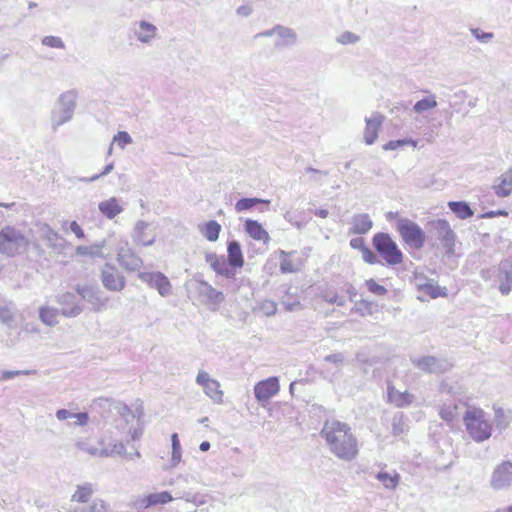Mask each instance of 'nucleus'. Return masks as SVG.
<instances>
[{
  "mask_svg": "<svg viewBox=\"0 0 512 512\" xmlns=\"http://www.w3.org/2000/svg\"><path fill=\"white\" fill-rule=\"evenodd\" d=\"M328 450L339 460L351 462L359 454L358 440L351 427L337 419H327L320 431Z\"/></svg>",
  "mask_w": 512,
  "mask_h": 512,
  "instance_id": "1",
  "label": "nucleus"
},
{
  "mask_svg": "<svg viewBox=\"0 0 512 512\" xmlns=\"http://www.w3.org/2000/svg\"><path fill=\"white\" fill-rule=\"evenodd\" d=\"M463 423L468 435L477 443L488 440L492 435V425L481 408L468 407L463 415Z\"/></svg>",
  "mask_w": 512,
  "mask_h": 512,
  "instance_id": "2",
  "label": "nucleus"
},
{
  "mask_svg": "<svg viewBox=\"0 0 512 512\" xmlns=\"http://www.w3.org/2000/svg\"><path fill=\"white\" fill-rule=\"evenodd\" d=\"M30 246L29 238L20 229L7 225L0 231V253L15 257L26 253Z\"/></svg>",
  "mask_w": 512,
  "mask_h": 512,
  "instance_id": "3",
  "label": "nucleus"
},
{
  "mask_svg": "<svg viewBox=\"0 0 512 512\" xmlns=\"http://www.w3.org/2000/svg\"><path fill=\"white\" fill-rule=\"evenodd\" d=\"M76 100L77 92L75 90H69L60 95L51 115L53 130L72 119L76 108Z\"/></svg>",
  "mask_w": 512,
  "mask_h": 512,
  "instance_id": "4",
  "label": "nucleus"
},
{
  "mask_svg": "<svg viewBox=\"0 0 512 512\" xmlns=\"http://www.w3.org/2000/svg\"><path fill=\"white\" fill-rule=\"evenodd\" d=\"M373 246L388 265H397L403 261V254L389 234L379 232L373 236Z\"/></svg>",
  "mask_w": 512,
  "mask_h": 512,
  "instance_id": "5",
  "label": "nucleus"
},
{
  "mask_svg": "<svg viewBox=\"0 0 512 512\" xmlns=\"http://www.w3.org/2000/svg\"><path fill=\"white\" fill-rule=\"evenodd\" d=\"M397 230L410 247L420 249L424 246L426 235L417 223L409 219H399Z\"/></svg>",
  "mask_w": 512,
  "mask_h": 512,
  "instance_id": "6",
  "label": "nucleus"
},
{
  "mask_svg": "<svg viewBox=\"0 0 512 512\" xmlns=\"http://www.w3.org/2000/svg\"><path fill=\"white\" fill-rule=\"evenodd\" d=\"M490 487L496 491L512 487V462L503 461L494 468L490 477Z\"/></svg>",
  "mask_w": 512,
  "mask_h": 512,
  "instance_id": "7",
  "label": "nucleus"
},
{
  "mask_svg": "<svg viewBox=\"0 0 512 512\" xmlns=\"http://www.w3.org/2000/svg\"><path fill=\"white\" fill-rule=\"evenodd\" d=\"M75 290L80 300L89 303L94 311L102 310L107 302V298L103 296V292L97 286L76 285Z\"/></svg>",
  "mask_w": 512,
  "mask_h": 512,
  "instance_id": "8",
  "label": "nucleus"
},
{
  "mask_svg": "<svg viewBox=\"0 0 512 512\" xmlns=\"http://www.w3.org/2000/svg\"><path fill=\"white\" fill-rule=\"evenodd\" d=\"M411 362L414 366L426 373H445L453 366L447 359L436 358L434 356L412 358Z\"/></svg>",
  "mask_w": 512,
  "mask_h": 512,
  "instance_id": "9",
  "label": "nucleus"
},
{
  "mask_svg": "<svg viewBox=\"0 0 512 512\" xmlns=\"http://www.w3.org/2000/svg\"><path fill=\"white\" fill-rule=\"evenodd\" d=\"M138 278L150 288H154L162 297L172 293V285L169 279L161 272H140Z\"/></svg>",
  "mask_w": 512,
  "mask_h": 512,
  "instance_id": "10",
  "label": "nucleus"
},
{
  "mask_svg": "<svg viewBox=\"0 0 512 512\" xmlns=\"http://www.w3.org/2000/svg\"><path fill=\"white\" fill-rule=\"evenodd\" d=\"M57 303L61 306V314L67 318H74L83 311V305L79 295L73 292H65L56 297Z\"/></svg>",
  "mask_w": 512,
  "mask_h": 512,
  "instance_id": "11",
  "label": "nucleus"
},
{
  "mask_svg": "<svg viewBox=\"0 0 512 512\" xmlns=\"http://www.w3.org/2000/svg\"><path fill=\"white\" fill-rule=\"evenodd\" d=\"M430 231L441 241L443 247L451 250L455 244V233L451 229L448 221L437 219L429 223Z\"/></svg>",
  "mask_w": 512,
  "mask_h": 512,
  "instance_id": "12",
  "label": "nucleus"
},
{
  "mask_svg": "<svg viewBox=\"0 0 512 512\" xmlns=\"http://www.w3.org/2000/svg\"><path fill=\"white\" fill-rule=\"evenodd\" d=\"M205 261L210 265L211 269L220 276L227 279H234L236 270L228 262L224 255H217L216 253H207Z\"/></svg>",
  "mask_w": 512,
  "mask_h": 512,
  "instance_id": "13",
  "label": "nucleus"
},
{
  "mask_svg": "<svg viewBox=\"0 0 512 512\" xmlns=\"http://www.w3.org/2000/svg\"><path fill=\"white\" fill-rule=\"evenodd\" d=\"M280 390V384L277 377H270L259 381L254 386V395L258 402H265L275 396Z\"/></svg>",
  "mask_w": 512,
  "mask_h": 512,
  "instance_id": "14",
  "label": "nucleus"
},
{
  "mask_svg": "<svg viewBox=\"0 0 512 512\" xmlns=\"http://www.w3.org/2000/svg\"><path fill=\"white\" fill-rule=\"evenodd\" d=\"M384 120L385 116L380 112H373L370 117L365 118L366 125L363 132V138L367 145L375 143Z\"/></svg>",
  "mask_w": 512,
  "mask_h": 512,
  "instance_id": "15",
  "label": "nucleus"
},
{
  "mask_svg": "<svg viewBox=\"0 0 512 512\" xmlns=\"http://www.w3.org/2000/svg\"><path fill=\"white\" fill-rule=\"evenodd\" d=\"M93 406L95 408L101 409H110L115 410L121 417L125 419L127 423H129V417L135 418V413L131 411V409L123 402L116 401L109 398L99 397L94 400Z\"/></svg>",
  "mask_w": 512,
  "mask_h": 512,
  "instance_id": "16",
  "label": "nucleus"
},
{
  "mask_svg": "<svg viewBox=\"0 0 512 512\" xmlns=\"http://www.w3.org/2000/svg\"><path fill=\"white\" fill-rule=\"evenodd\" d=\"M101 280L104 287L111 291H121L125 286V278L113 266L106 265L102 270Z\"/></svg>",
  "mask_w": 512,
  "mask_h": 512,
  "instance_id": "17",
  "label": "nucleus"
},
{
  "mask_svg": "<svg viewBox=\"0 0 512 512\" xmlns=\"http://www.w3.org/2000/svg\"><path fill=\"white\" fill-rule=\"evenodd\" d=\"M497 278L501 294L508 295L512 291V261L504 260L500 262Z\"/></svg>",
  "mask_w": 512,
  "mask_h": 512,
  "instance_id": "18",
  "label": "nucleus"
},
{
  "mask_svg": "<svg viewBox=\"0 0 512 512\" xmlns=\"http://www.w3.org/2000/svg\"><path fill=\"white\" fill-rule=\"evenodd\" d=\"M195 289L199 296L205 299L209 303L220 304L224 301V295L222 292L216 290L205 280H195Z\"/></svg>",
  "mask_w": 512,
  "mask_h": 512,
  "instance_id": "19",
  "label": "nucleus"
},
{
  "mask_svg": "<svg viewBox=\"0 0 512 512\" xmlns=\"http://www.w3.org/2000/svg\"><path fill=\"white\" fill-rule=\"evenodd\" d=\"M131 30L137 40L142 43H149L155 38L157 32L156 26L145 20L134 22Z\"/></svg>",
  "mask_w": 512,
  "mask_h": 512,
  "instance_id": "20",
  "label": "nucleus"
},
{
  "mask_svg": "<svg viewBox=\"0 0 512 512\" xmlns=\"http://www.w3.org/2000/svg\"><path fill=\"white\" fill-rule=\"evenodd\" d=\"M275 31L277 32V39L274 42L275 49H283L297 43L298 36L292 28L278 24Z\"/></svg>",
  "mask_w": 512,
  "mask_h": 512,
  "instance_id": "21",
  "label": "nucleus"
},
{
  "mask_svg": "<svg viewBox=\"0 0 512 512\" xmlns=\"http://www.w3.org/2000/svg\"><path fill=\"white\" fill-rule=\"evenodd\" d=\"M117 261L119 264L128 271H135L139 269L143 261L137 256L130 248L122 247L118 250Z\"/></svg>",
  "mask_w": 512,
  "mask_h": 512,
  "instance_id": "22",
  "label": "nucleus"
},
{
  "mask_svg": "<svg viewBox=\"0 0 512 512\" xmlns=\"http://www.w3.org/2000/svg\"><path fill=\"white\" fill-rule=\"evenodd\" d=\"M41 236L47 241V245L59 252L65 248V240L49 225L43 224L40 228Z\"/></svg>",
  "mask_w": 512,
  "mask_h": 512,
  "instance_id": "23",
  "label": "nucleus"
},
{
  "mask_svg": "<svg viewBox=\"0 0 512 512\" xmlns=\"http://www.w3.org/2000/svg\"><path fill=\"white\" fill-rule=\"evenodd\" d=\"M150 224L143 220H139L136 222L133 232V240L137 245L141 246H151L155 242V235H151L148 237L146 230L149 228Z\"/></svg>",
  "mask_w": 512,
  "mask_h": 512,
  "instance_id": "24",
  "label": "nucleus"
},
{
  "mask_svg": "<svg viewBox=\"0 0 512 512\" xmlns=\"http://www.w3.org/2000/svg\"><path fill=\"white\" fill-rule=\"evenodd\" d=\"M373 226V222L366 213L356 214L352 217V226L349 230L351 234H365Z\"/></svg>",
  "mask_w": 512,
  "mask_h": 512,
  "instance_id": "25",
  "label": "nucleus"
},
{
  "mask_svg": "<svg viewBox=\"0 0 512 512\" xmlns=\"http://www.w3.org/2000/svg\"><path fill=\"white\" fill-rule=\"evenodd\" d=\"M388 400L397 407H406L413 402L414 396L408 391L401 392L395 387H388Z\"/></svg>",
  "mask_w": 512,
  "mask_h": 512,
  "instance_id": "26",
  "label": "nucleus"
},
{
  "mask_svg": "<svg viewBox=\"0 0 512 512\" xmlns=\"http://www.w3.org/2000/svg\"><path fill=\"white\" fill-rule=\"evenodd\" d=\"M98 209L108 219H114L123 211V208L116 197H111L108 200L101 201L98 204Z\"/></svg>",
  "mask_w": 512,
  "mask_h": 512,
  "instance_id": "27",
  "label": "nucleus"
},
{
  "mask_svg": "<svg viewBox=\"0 0 512 512\" xmlns=\"http://www.w3.org/2000/svg\"><path fill=\"white\" fill-rule=\"evenodd\" d=\"M499 183L493 186L498 197H507L512 192V167L499 177Z\"/></svg>",
  "mask_w": 512,
  "mask_h": 512,
  "instance_id": "28",
  "label": "nucleus"
},
{
  "mask_svg": "<svg viewBox=\"0 0 512 512\" xmlns=\"http://www.w3.org/2000/svg\"><path fill=\"white\" fill-rule=\"evenodd\" d=\"M227 260L232 265V267L241 268L244 264V259L241 251V246L238 241L232 240L228 242L227 245Z\"/></svg>",
  "mask_w": 512,
  "mask_h": 512,
  "instance_id": "29",
  "label": "nucleus"
},
{
  "mask_svg": "<svg viewBox=\"0 0 512 512\" xmlns=\"http://www.w3.org/2000/svg\"><path fill=\"white\" fill-rule=\"evenodd\" d=\"M244 227L248 235L255 240L266 242L270 238L268 232L256 220H246Z\"/></svg>",
  "mask_w": 512,
  "mask_h": 512,
  "instance_id": "30",
  "label": "nucleus"
},
{
  "mask_svg": "<svg viewBox=\"0 0 512 512\" xmlns=\"http://www.w3.org/2000/svg\"><path fill=\"white\" fill-rule=\"evenodd\" d=\"M70 512H108V507L101 499H94L89 504L73 506Z\"/></svg>",
  "mask_w": 512,
  "mask_h": 512,
  "instance_id": "31",
  "label": "nucleus"
},
{
  "mask_svg": "<svg viewBox=\"0 0 512 512\" xmlns=\"http://www.w3.org/2000/svg\"><path fill=\"white\" fill-rule=\"evenodd\" d=\"M450 210L460 219H468L473 216V211L464 201H451L448 203Z\"/></svg>",
  "mask_w": 512,
  "mask_h": 512,
  "instance_id": "32",
  "label": "nucleus"
},
{
  "mask_svg": "<svg viewBox=\"0 0 512 512\" xmlns=\"http://www.w3.org/2000/svg\"><path fill=\"white\" fill-rule=\"evenodd\" d=\"M172 496L174 499H183L186 502L193 503L197 506L203 505L205 503L202 495L198 493H192L191 491L181 490L179 486L174 490Z\"/></svg>",
  "mask_w": 512,
  "mask_h": 512,
  "instance_id": "33",
  "label": "nucleus"
},
{
  "mask_svg": "<svg viewBox=\"0 0 512 512\" xmlns=\"http://www.w3.org/2000/svg\"><path fill=\"white\" fill-rule=\"evenodd\" d=\"M59 311L56 308L43 306L39 309V318L47 326H55L58 323Z\"/></svg>",
  "mask_w": 512,
  "mask_h": 512,
  "instance_id": "34",
  "label": "nucleus"
},
{
  "mask_svg": "<svg viewBox=\"0 0 512 512\" xmlns=\"http://www.w3.org/2000/svg\"><path fill=\"white\" fill-rule=\"evenodd\" d=\"M375 477L383 484L385 488L390 490H394L400 481V475L396 472L394 474H390L385 471H380L376 474Z\"/></svg>",
  "mask_w": 512,
  "mask_h": 512,
  "instance_id": "35",
  "label": "nucleus"
},
{
  "mask_svg": "<svg viewBox=\"0 0 512 512\" xmlns=\"http://www.w3.org/2000/svg\"><path fill=\"white\" fill-rule=\"evenodd\" d=\"M220 231L221 225L215 220H210L204 225L203 229H201L203 236L211 242L219 238Z\"/></svg>",
  "mask_w": 512,
  "mask_h": 512,
  "instance_id": "36",
  "label": "nucleus"
},
{
  "mask_svg": "<svg viewBox=\"0 0 512 512\" xmlns=\"http://www.w3.org/2000/svg\"><path fill=\"white\" fill-rule=\"evenodd\" d=\"M92 493L93 491L90 485L78 486L77 490L72 495L71 500L73 502H77V505L89 504Z\"/></svg>",
  "mask_w": 512,
  "mask_h": 512,
  "instance_id": "37",
  "label": "nucleus"
},
{
  "mask_svg": "<svg viewBox=\"0 0 512 512\" xmlns=\"http://www.w3.org/2000/svg\"><path fill=\"white\" fill-rule=\"evenodd\" d=\"M205 394L210 397L214 402L221 403L223 398V391L220 390V383L212 379L205 387H203Z\"/></svg>",
  "mask_w": 512,
  "mask_h": 512,
  "instance_id": "38",
  "label": "nucleus"
},
{
  "mask_svg": "<svg viewBox=\"0 0 512 512\" xmlns=\"http://www.w3.org/2000/svg\"><path fill=\"white\" fill-rule=\"evenodd\" d=\"M259 203L269 205L270 200H264V199H260V198H241L235 204V210L237 212L250 210L251 208H253L254 206H256Z\"/></svg>",
  "mask_w": 512,
  "mask_h": 512,
  "instance_id": "39",
  "label": "nucleus"
},
{
  "mask_svg": "<svg viewBox=\"0 0 512 512\" xmlns=\"http://www.w3.org/2000/svg\"><path fill=\"white\" fill-rule=\"evenodd\" d=\"M439 414L444 421L451 423L459 416L458 406L454 403L444 404Z\"/></svg>",
  "mask_w": 512,
  "mask_h": 512,
  "instance_id": "40",
  "label": "nucleus"
},
{
  "mask_svg": "<svg viewBox=\"0 0 512 512\" xmlns=\"http://www.w3.org/2000/svg\"><path fill=\"white\" fill-rule=\"evenodd\" d=\"M436 106H437L436 98L434 95H431V96L422 98L421 100L417 101L413 106V110H414V112L421 114L425 111H429V110L436 108Z\"/></svg>",
  "mask_w": 512,
  "mask_h": 512,
  "instance_id": "41",
  "label": "nucleus"
},
{
  "mask_svg": "<svg viewBox=\"0 0 512 512\" xmlns=\"http://www.w3.org/2000/svg\"><path fill=\"white\" fill-rule=\"evenodd\" d=\"M392 434L394 436H399L403 434L407 430V425L405 423V415L403 412H397L394 414L392 418Z\"/></svg>",
  "mask_w": 512,
  "mask_h": 512,
  "instance_id": "42",
  "label": "nucleus"
},
{
  "mask_svg": "<svg viewBox=\"0 0 512 512\" xmlns=\"http://www.w3.org/2000/svg\"><path fill=\"white\" fill-rule=\"evenodd\" d=\"M103 243L91 246H78L76 252L81 256L102 257Z\"/></svg>",
  "mask_w": 512,
  "mask_h": 512,
  "instance_id": "43",
  "label": "nucleus"
},
{
  "mask_svg": "<svg viewBox=\"0 0 512 512\" xmlns=\"http://www.w3.org/2000/svg\"><path fill=\"white\" fill-rule=\"evenodd\" d=\"M15 307L6 305L0 307V321L8 327H11L14 321Z\"/></svg>",
  "mask_w": 512,
  "mask_h": 512,
  "instance_id": "44",
  "label": "nucleus"
},
{
  "mask_svg": "<svg viewBox=\"0 0 512 512\" xmlns=\"http://www.w3.org/2000/svg\"><path fill=\"white\" fill-rule=\"evenodd\" d=\"M359 41L360 36L350 31H344L336 37V42L341 45H353Z\"/></svg>",
  "mask_w": 512,
  "mask_h": 512,
  "instance_id": "45",
  "label": "nucleus"
},
{
  "mask_svg": "<svg viewBox=\"0 0 512 512\" xmlns=\"http://www.w3.org/2000/svg\"><path fill=\"white\" fill-rule=\"evenodd\" d=\"M149 496H150V503H152V505L166 504V503L174 500L172 493H170L168 491H163L160 493H152V494H149Z\"/></svg>",
  "mask_w": 512,
  "mask_h": 512,
  "instance_id": "46",
  "label": "nucleus"
},
{
  "mask_svg": "<svg viewBox=\"0 0 512 512\" xmlns=\"http://www.w3.org/2000/svg\"><path fill=\"white\" fill-rule=\"evenodd\" d=\"M133 142L132 137L130 134L126 131H119L114 137H113V143H117V145L124 149L127 145L131 144Z\"/></svg>",
  "mask_w": 512,
  "mask_h": 512,
  "instance_id": "47",
  "label": "nucleus"
},
{
  "mask_svg": "<svg viewBox=\"0 0 512 512\" xmlns=\"http://www.w3.org/2000/svg\"><path fill=\"white\" fill-rule=\"evenodd\" d=\"M259 311L265 316H273L277 312V303L272 300H264L259 305Z\"/></svg>",
  "mask_w": 512,
  "mask_h": 512,
  "instance_id": "48",
  "label": "nucleus"
},
{
  "mask_svg": "<svg viewBox=\"0 0 512 512\" xmlns=\"http://www.w3.org/2000/svg\"><path fill=\"white\" fill-rule=\"evenodd\" d=\"M412 145L414 147H416L417 143L416 141L412 140V139H399V140H391L389 142H387L384 146H383V149L384 150H396L398 149L399 147L401 146H404V145Z\"/></svg>",
  "mask_w": 512,
  "mask_h": 512,
  "instance_id": "49",
  "label": "nucleus"
},
{
  "mask_svg": "<svg viewBox=\"0 0 512 512\" xmlns=\"http://www.w3.org/2000/svg\"><path fill=\"white\" fill-rule=\"evenodd\" d=\"M42 44L51 48L64 49L65 44L63 40L58 36H45L42 39Z\"/></svg>",
  "mask_w": 512,
  "mask_h": 512,
  "instance_id": "50",
  "label": "nucleus"
},
{
  "mask_svg": "<svg viewBox=\"0 0 512 512\" xmlns=\"http://www.w3.org/2000/svg\"><path fill=\"white\" fill-rule=\"evenodd\" d=\"M366 286L368 290L375 295L384 296L387 293V289L384 286L376 283L373 279L367 280Z\"/></svg>",
  "mask_w": 512,
  "mask_h": 512,
  "instance_id": "51",
  "label": "nucleus"
},
{
  "mask_svg": "<svg viewBox=\"0 0 512 512\" xmlns=\"http://www.w3.org/2000/svg\"><path fill=\"white\" fill-rule=\"evenodd\" d=\"M470 32L478 41L482 43H488L494 37L493 33L484 32L479 28H471Z\"/></svg>",
  "mask_w": 512,
  "mask_h": 512,
  "instance_id": "52",
  "label": "nucleus"
},
{
  "mask_svg": "<svg viewBox=\"0 0 512 512\" xmlns=\"http://www.w3.org/2000/svg\"><path fill=\"white\" fill-rule=\"evenodd\" d=\"M76 447L83 451V452H86L88 454H91V455H105V456H108L109 454L103 450L99 451L96 447H93V446H90L89 444H87L86 442H77L76 443Z\"/></svg>",
  "mask_w": 512,
  "mask_h": 512,
  "instance_id": "53",
  "label": "nucleus"
},
{
  "mask_svg": "<svg viewBox=\"0 0 512 512\" xmlns=\"http://www.w3.org/2000/svg\"><path fill=\"white\" fill-rule=\"evenodd\" d=\"M495 412V423L499 428H506L509 424V420H505V412L502 408L494 407Z\"/></svg>",
  "mask_w": 512,
  "mask_h": 512,
  "instance_id": "54",
  "label": "nucleus"
},
{
  "mask_svg": "<svg viewBox=\"0 0 512 512\" xmlns=\"http://www.w3.org/2000/svg\"><path fill=\"white\" fill-rule=\"evenodd\" d=\"M363 260L368 264H378L381 263L378 256L367 246L361 251Z\"/></svg>",
  "mask_w": 512,
  "mask_h": 512,
  "instance_id": "55",
  "label": "nucleus"
},
{
  "mask_svg": "<svg viewBox=\"0 0 512 512\" xmlns=\"http://www.w3.org/2000/svg\"><path fill=\"white\" fill-rule=\"evenodd\" d=\"M113 169H114V163L111 162L105 166V168L103 169V171L101 173L93 175L92 177H89V178H86V177L79 178V181L94 182V181L98 180L100 177L108 175Z\"/></svg>",
  "mask_w": 512,
  "mask_h": 512,
  "instance_id": "56",
  "label": "nucleus"
},
{
  "mask_svg": "<svg viewBox=\"0 0 512 512\" xmlns=\"http://www.w3.org/2000/svg\"><path fill=\"white\" fill-rule=\"evenodd\" d=\"M35 371L30 370H14V371H2L0 372V380H9L18 375H28Z\"/></svg>",
  "mask_w": 512,
  "mask_h": 512,
  "instance_id": "57",
  "label": "nucleus"
},
{
  "mask_svg": "<svg viewBox=\"0 0 512 512\" xmlns=\"http://www.w3.org/2000/svg\"><path fill=\"white\" fill-rule=\"evenodd\" d=\"M324 361L338 366L344 362V355L341 352L333 353V354L325 356Z\"/></svg>",
  "mask_w": 512,
  "mask_h": 512,
  "instance_id": "58",
  "label": "nucleus"
},
{
  "mask_svg": "<svg viewBox=\"0 0 512 512\" xmlns=\"http://www.w3.org/2000/svg\"><path fill=\"white\" fill-rule=\"evenodd\" d=\"M74 425L84 426L88 423L89 415L86 412L73 413Z\"/></svg>",
  "mask_w": 512,
  "mask_h": 512,
  "instance_id": "59",
  "label": "nucleus"
},
{
  "mask_svg": "<svg viewBox=\"0 0 512 512\" xmlns=\"http://www.w3.org/2000/svg\"><path fill=\"white\" fill-rule=\"evenodd\" d=\"M324 300L329 303V304H336L340 307L344 306L346 301L344 299V297H339L338 295L334 294L332 296L330 295H325L324 296Z\"/></svg>",
  "mask_w": 512,
  "mask_h": 512,
  "instance_id": "60",
  "label": "nucleus"
},
{
  "mask_svg": "<svg viewBox=\"0 0 512 512\" xmlns=\"http://www.w3.org/2000/svg\"><path fill=\"white\" fill-rule=\"evenodd\" d=\"M212 381V378L209 377V374L205 371H199L196 377V382L202 387H205L209 382Z\"/></svg>",
  "mask_w": 512,
  "mask_h": 512,
  "instance_id": "61",
  "label": "nucleus"
},
{
  "mask_svg": "<svg viewBox=\"0 0 512 512\" xmlns=\"http://www.w3.org/2000/svg\"><path fill=\"white\" fill-rule=\"evenodd\" d=\"M134 505H135L136 509H146V508L153 506L152 503H150L149 495L137 499L135 501Z\"/></svg>",
  "mask_w": 512,
  "mask_h": 512,
  "instance_id": "62",
  "label": "nucleus"
},
{
  "mask_svg": "<svg viewBox=\"0 0 512 512\" xmlns=\"http://www.w3.org/2000/svg\"><path fill=\"white\" fill-rule=\"evenodd\" d=\"M111 454L127 456L125 445L122 442L115 443L111 449Z\"/></svg>",
  "mask_w": 512,
  "mask_h": 512,
  "instance_id": "63",
  "label": "nucleus"
},
{
  "mask_svg": "<svg viewBox=\"0 0 512 512\" xmlns=\"http://www.w3.org/2000/svg\"><path fill=\"white\" fill-rule=\"evenodd\" d=\"M350 246L353 249H359L360 251H362L366 247L365 241L362 237L352 238L350 240Z\"/></svg>",
  "mask_w": 512,
  "mask_h": 512,
  "instance_id": "64",
  "label": "nucleus"
}]
</instances>
